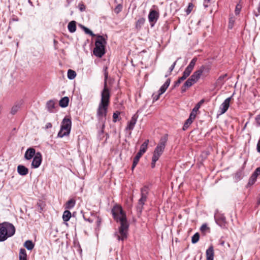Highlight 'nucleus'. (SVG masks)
Wrapping results in <instances>:
<instances>
[{"instance_id":"nucleus-1","label":"nucleus","mask_w":260,"mask_h":260,"mask_svg":"<svg viewBox=\"0 0 260 260\" xmlns=\"http://www.w3.org/2000/svg\"><path fill=\"white\" fill-rule=\"evenodd\" d=\"M112 213L114 219L120 223L118 231L115 233L114 236L118 241H124L127 237L129 227L126 215L121 207L118 206H115L113 208Z\"/></svg>"},{"instance_id":"nucleus-2","label":"nucleus","mask_w":260,"mask_h":260,"mask_svg":"<svg viewBox=\"0 0 260 260\" xmlns=\"http://www.w3.org/2000/svg\"><path fill=\"white\" fill-rule=\"evenodd\" d=\"M108 68H104V87L101 91V99L97 109L96 115L99 121L105 122L108 112V108L110 104V90L107 87V80L108 79Z\"/></svg>"},{"instance_id":"nucleus-3","label":"nucleus","mask_w":260,"mask_h":260,"mask_svg":"<svg viewBox=\"0 0 260 260\" xmlns=\"http://www.w3.org/2000/svg\"><path fill=\"white\" fill-rule=\"evenodd\" d=\"M15 233V228L13 224L5 222L0 224V242L6 240L13 236Z\"/></svg>"},{"instance_id":"nucleus-4","label":"nucleus","mask_w":260,"mask_h":260,"mask_svg":"<svg viewBox=\"0 0 260 260\" xmlns=\"http://www.w3.org/2000/svg\"><path fill=\"white\" fill-rule=\"evenodd\" d=\"M107 41L103 36L98 35L95 42V48L93 49V54L98 57H102L105 53V46Z\"/></svg>"},{"instance_id":"nucleus-5","label":"nucleus","mask_w":260,"mask_h":260,"mask_svg":"<svg viewBox=\"0 0 260 260\" xmlns=\"http://www.w3.org/2000/svg\"><path fill=\"white\" fill-rule=\"evenodd\" d=\"M72 128V121L69 118L64 117L60 125V128L57 134V137L62 138L69 136Z\"/></svg>"},{"instance_id":"nucleus-6","label":"nucleus","mask_w":260,"mask_h":260,"mask_svg":"<svg viewBox=\"0 0 260 260\" xmlns=\"http://www.w3.org/2000/svg\"><path fill=\"white\" fill-rule=\"evenodd\" d=\"M167 141V135H165L160 138L159 143L154 150L152 158L158 160L165 150Z\"/></svg>"},{"instance_id":"nucleus-7","label":"nucleus","mask_w":260,"mask_h":260,"mask_svg":"<svg viewBox=\"0 0 260 260\" xmlns=\"http://www.w3.org/2000/svg\"><path fill=\"white\" fill-rule=\"evenodd\" d=\"M150 189L147 185H145L140 189L141 198L138 201V206L141 209L143 208L144 205L147 201Z\"/></svg>"},{"instance_id":"nucleus-8","label":"nucleus","mask_w":260,"mask_h":260,"mask_svg":"<svg viewBox=\"0 0 260 260\" xmlns=\"http://www.w3.org/2000/svg\"><path fill=\"white\" fill-rule=\"evenodd\" d=\"M214 219L217 224L221 228H225L226 221L225 217L223 214L217 211L214 214Z\"/></svg>"},{"instance_id":"nucleus-9","label":"nucleus","mask_w":260,"mask_h":260,"mask_svg":"<svg viewBox=\"0 0 260 260\" xmlns=\"http://www.w3.org/2000/svg\"><path fill=\"white\" fill-rule=\"evenodd\" d=\"M42 161V156L40 152L36 153L33 158L31 166L32 168L37 169L40 167Z\"/></svg>"},{"instance_id":"nucleus-10","label":"nucleus","mask_w":260,"mask_h":260,"mask_svg":"<svg viewBox=\"0 0 260 260\" xmlns=\"http://www.w3.org/2000/svg\"><path fill=\"white\" fill-rule=\"evenodd\" d=\"M234 95V93H233L231 96L226 99L220 106L219 110L221 114H224L228 110L230 106V102Z\"/></svg>"},{"instance_id":"nucleus-11","label":"nucleus","mask_w":260,"mask_h":260,"mask_svg":"<svg viewBox=\"0 0 260 260\" xmlns=\"http://www.w3.org/2000/svg\"><path fill=\"white\" fill-rule=\"evenodd\" d=\"M205 68L206 67L205 66H202L200 68L194 72L190 77L196 83L200 78V77L205 71Z\"/></svg>"},{"instance_id":"nucleus-12","label":"nucleus","mask_w":260,"mask_h":260,"mask_svg":"<svg viewBox=\"0 0 260 260\" xmlns=\"http://www.w3.org/2000/svg\"><path fill=\"white\" fill-rule=\"evenodd\" d=\"M159 17V14L155 10H152L150 12L148 15V19L149 22L151 23V26L154 25V23H155Z\"/></svg>"},{"instance_id":"nucleus-13","label":"nucleus","mask_w":260,"mask_h":260,"mask_svg":"<svg viewBox=\"0 0 260 260\" xmlns=\"http://www.w3.org/2000/svg\"><path fill=\"white\" fill-rule=\"evenodd\" d=\"M138 119V116L136 114H134L131 118V119L128 122L127 125L125 128V130L126 131H129L130 133H131V131H132L135 126V124L137 122Z\"/></svg>"},{"instance_id":"nucleus-14","label":"nucleus","mask_w":260,"mask_h":260,"mask_svg":"<svg viewBox=\"0 0 260 260\" xmlns=\"http://www.w3.org/2000/svg\"><path fill=\"white\" fill-rule=\"evenodd\" d=\"M36 154V150L34 148H29L25 152L24 158L26 160H30L34 158Z\"/></svg>"},{"instance_id":"nucleus-15","label":"nucleus","mask_w":260,"mask_h":260,"mask_svg":"<svg viewBox=\"0 0 260 260\" xmlns=\"http://www.w3.org/2000/svg\"><path fill=\"white\" fill-rule=\"evenodd\" d=\"M196 82H194L193 79L191 78L190 77L184 83L183 86L181 87V92H184L186 91L187 89L190 87H191L193 84H194Z\"/></svg>"},{"instance_id":"nucleus-16","label":"nucleus","mask_w":260,"mask_h":260,"mask_svg":"<svg viewBox=\"0 0 260 260\" xmlns=\"http://www.w3.org/2000/svg\"><path fill=\"white\" fill-rule=\"evenodd\" d=\"M17 172L21 176H25L28 173V169L23 165H19L17 167Z\"/></svg>"},{"instance_id":"nucleus-17","label":"nucleus","mask_w":260,"mask_h":260,"mask_svg":"<svg viewBox=\"0 0 260 260\" xmlns=\"http://www.w3.org/2000/svg\"><path fill=\"white\" fill-rule=\"evenodd\" d=\"M207 260H213L214 259V249L212 246H210L206 251Z\"/></svg>"},{"instance_id":"nucleus-18","label":"nucleus","mask_w":260,"mask_h":260,"mask_svg":"<svg viewBox=\"0 0 260 260\" xmlns=\"http://www.w3.org/2000/svg\"><path fill=\"white\" fill-rule=\"evenodd\" d=\"M46 108L50 113L55 112V101L51 100L46 103Z\"/></svg>"},{"instance_id":"nucleus-19","label":"nucleus","mask_w":260,"mask_h":260,"mask_svg":"<svg viewBox=\"0 0 260 260\" xmlns=\"http://www.w3.org/2000/svg\"><path fill=\"white\" fill-rule=\"evenodd\" d=\"M170 82L171 79H168L165 82V83L160 87L158 92L161 94H162L166 91L167 89L169 86Z\"/></svg>"},{"instance_id":"nucleus-20","label":"nucleus","mask_w":260,"mask_h":260,"mask_svg":"<svg viewBox=\"0 0 260 260\" xmlns=\"http://www.w3.org/2000/svg\"><path fill=\"white\" fill-rule=\"evenodd\" d=\"M68 29L71 33H73L76 30V22L75 21H71L68 25Z\"/></svg>"},{"instance_id":"nucleus-21","label":"nucleus","mask_w":260,"mask_h":260,"mask_svg":"<svg viewBox=\"0 0 260 260\" xmlns=\"http://www.w3.org/2000/svg\"><path fill=\"white\" fill-rule=\"evenodd\" d=\"M69 99L67 96H64L59 101V106L62 108H66L69 105Z\"/></svg>"},{"instance_id":"nucleus-22","label":"nucleus","mask_w":260,"mask_h":260,"mask_svg":"<svg viewBox=\"0 0 260 260\" xmlns=\"http://www.w3.org/2000/svg\"><path fill=\"white\" fill-rule=\"evenodd\" d=\"M149 143V140H146L141 146L140 149L138 153H140L141 154H143L146 151Z\"/></svg>"},{"instance_id":"nucleus-23","label":"nucleus","mask_w":260,"mask_h":260,"mask_svg":"<svg viewBox=\"0 0 260 260\" xmlns=\"http://www.w3.org/2000/svg\"><path fill=\"white\" fill-rule=\"evenodd\" d=\"M257 176H256L255 174L253 173L252 174L251 176L250 177L248 183L247 184V187H248L249 186H250L252 185H253L255 182H256L257 180Z\"/></svg>"},{"instance_id":"nucleus-24","label":"nucleus","mask_w":260,"mask_h":260,"mask_svg":"<svg viewBox=\"0 0 260 260\" xmlns=\"http://www.w3.org/2000/svg\"><path fill=\"white\" fill-rule=\"evenodd\" d=\"M227 74H224L219 77L216 82L217 85H222L225 82V78L227 77Z\"/></svg>"},{"instance_id":"nucleus-25","label":"nucleus","mask_w":260,"mask_h":260,"mask_svg":"<svg viewBox=\"0 0 260 260\" xmlns=\"http://www.w3.org/2000/svg\"><path fill=\"white\" fill-rule=\"evenodd\" d=\"M142 154H140V153H137L136 155L134 158L133 165L132 167V169L133 170L136 166L137 165L140 157L142 156Z\"/></svg>"},{"instance_id":"nucleus-26","label":"nucleus","mask_w":260,"mask_h":260,"mask_svg":"<svg viewBox=\"0 0 260 260\" xmlns=\"http://www.w3.org/2000/svg\"><path fill=\"white\" fill-rule=\"evenodd\" d=\"M76 201L71 199L69 200L66 204V209H72L75 205Z\"/></svg>"},{"instance_id":"nucleus-27","label":"nucleus","mask_w":260,"mask_h":260,"mask_svg":"<svg viewBox=\"0 0 260 260\" xmlns=\"http://www.w3.org/2000/svg\"><path fill=\"white\" fill-rule=\"evenodd\" d=\"M71 217V213L69 210L64 211L62 215V219L64 221H68Z\"/></svg>"},{"instance_id":"nucleus-28","label":"nucleus","mask_w":260,"mask_h":260,"mask_svg":"<svg viewBox=\"0 0 260 260\" xmlns=\"http://www.w3.org/2000/svg\"><path fill=\"white\" fill-rule=\"evenodd\" d=\"M197 61V58L194 57L190 62L188 66L186 68V69H188L189 70L191 71L192 72V70L194 68V67L196 64V63Z\"/></svg>"},{"instance_id":"nucleus-29","label":"nucleus","mask_w":260,"mask_h":260,"mask_svg":"<svg viewBox=\"0 0 260 260\" xmlns=\"http://www.w3.org/2000/svg\"><path fill=\"white\" fill-rule=\"evenodd\" d=\"M24 246L27 250H31L34 247V244L30 240H27L24 243Z\"/></svg>"},{"instance_id":"nucleus-30","label":"nucleus","mask_w":260,"mask_h":260,"mask_svg":"<svg viewBox=\"0 0 260 260\" xmlns=\"http://www.w3.org/2000/svg\"><path fill=\"white\" fill-rule=\"evenodd\" d=\"M80 26L81 28L84 31V32L86 34H88L91 37L95 36V35L94 34H93V32L91 30H90L89 28H88L87 27H86L81 24L80 25Z\"/></svg>"},{"instance_id":"nucleus-31","label":"nucleus","mask_w":260,"mask_h":260,"mask_svg":"<svg viewBox=\"0 0 260 260\" xmlns=\"http://www.w3.org/2000/svg\"><path fill=\"white\" fill-rule=\"evenodd\" d=\"M68 78L70 80L74 79L76 76V73L72 70H69L68 71Z\"/></svg>"},{"instance_id":"nucleus-32","label":"nucleus","mask_w":260,"mask_h":260,"mask_svg":"<svg viewBox=\"0 0 260 260\" xmlns=\"http://www.w3.org/2000/svg\"><path fill=\"white\" fill-rule=\"evenodd\" d=\"M193 122V120L189 119V118H188L185 122L184 124V125L183 126V129L184 131L186 130L189 126V125L192 123Z\"/></svg>"},{"instance_id":"nucleus-33","label":"nucleus","mask_w":260,"mask_h":260,"mask_svg":"<svg viewBox=\"0 0 260 260\" xmlns=\"http://www.w3.org/2000/svg\"><path fill=\"white\" fill-rule=\"evenodd\" d=\"M200 239V234L198 233L194 234L191 238V242L193 244L198 242Z\"/></svg>"},{"instance_id":"nucleus-34","label":"nucleus","mask_w":260,"mask_h":260,"mask_svg":"<svg viewBox=\"0 0 260 260\" xmlns=\"http://www.w3.org/2000/svg\"><path fill=\"white\" fill-rule=\"evenodd\" d=\"M191 71L185 68L183 73V75L181 77L184 80H185L190 74Z\"/></svg>"},{"instance_id":"nucleus-35","label":"nucleus","mask_w":260,"mask_h":260,"mask_svg":"<svg viewBox=\"0 0 260 260\" xmlns=\"http://www.w3.org/2000/svg\"><path fill=\"white\" fill-rule=\"evenodd\" d=\"M27 257L26 250L24 248H21L19 251V258H26Z\"/></svg>"},{"instance_id":"nucleus-36","label":"nucleus","mask_w":260,"mask_h":260,"mask_svg":"<svg viewBox=\"0 0 260 260\" xmlns=\"http://www.w3.org/2000/svg\"><path fill=\"white\" fill-rule=\"evenodd\" d=\"M204 102V100H201L193 108L192 110L194 111L195 112H197L199 108H200L201 105Z\"/></svg>"},{"instance_id":"nucleus-37","label":"nucleus","mask_w":260,"mask_h":260,"mask_svg":"<svg viewBox=\"0 0 260 260\" xmlns=\"http://www.w3.org/2000/svg\"><path fill=\"white\" fill-rule=\"evenodd\" d=\"M20 109V106L19 105H14L11 109V113L12 114L14 115Z\"/></svg>"},{"instance_id":"nucleus-38","label":"nucleus","mask_w":260,"mask_h":260,"mask_svg":"<svg viewBox=\"0 0 260 260\" xmlns=\"http://www.w3.org/2000/svg\"><path fill=\"white\" fill-rule=\"evenodd\" d=\"M176 62H177V61H175L172 64V66L170 67L169 68V73L166 74L165 75V77H167L169 75H170L171 73V72L173 71V70H174V68H175V66H176Z\"/></svg>"},{"instance_id":"nucleus-39","label":"nucleus","mask_w":260,"mask_h":260,"mask_svg":"<svg viewBox=\"0 0 260 260\" xmlns=\"http://www.w3.org/2000/svg\"><path fill=\"white\" fill-rule=\"evenodd\" d=\"M193 5L192 3H189L187 8L186 10V13L188 15L192 10Z\"/></svg>"},{"instance_id":"nucleus-40","label":"nucleus","mask_w":260,"mask_h":260,"mask_svg":"<svg viewBox=\"0 0 260 260\" xmlns=\"http://www.w3.org/2000/svg\"><path fill=\"white\" fill-rule=\"evenodd\" d=\"M119 114H120V113L118 111H116V112H114L113 113V121L114 122H116L117 121Z\"/></svg>"},{"instance_id":"nucleus-41","label":"nucleus","mask_w":260,"mask_h":260,"mask_svg":"<svg viewBox=\"0 0 260 260\" xmlns=\"http://www.w3.org/2000/svg\"><path fill=\"white\" fill-rule=\"evenodd\" d=\"M161 95V94L159 93L158 92H157V93H153L152 95L153 102L157 101L159 99V97Z\"/></svg>"},{"instance_id":"nucleus-42","label":"nucleus","mask_w":260,"mask_h":260,"mask_svg":"<svg viewBox=\"0 0 260 260\" xmlns=\"http://www.w3.org/2000/svg\"><path fill=\"white\" fill-rule=\"evenodd\" d=\"M144 23V19H139L136 24V27L138 28V27H141L142 25H143Z\"/></svg>"},{"instance_id":"nucleus-43","label":"nucleus","mask_w":260,"mask_h":260,"mask_svg":"<svg viewBox=\"0 0 260 260\" xmlns=\"http://www.w3.org/2000/svg\"><path fill=\"white\" fill-rule=\"evenodd\" d=\"M196 113L197 112H195L194 111L192 110L191 112L190 113V114L189 115V117L188 118L193 120L195 119V118H196Z\"/></svg>"},{"instance_id":"nucleus-44","label":"nucleus","mask_w":260,"mask_h":260,"mask_svg":"<svg viewBox=\"0 0 260 260\" xmlns=\"http://www.w3.org/2000/svg\"><path fill=\"white\" fill-rule=\"evenodd\" d=\"M102 122V127H101V130L100 131H99V134L100 136H101V135L103 134L104 133V128H105V122Z\"/></svg>"},{"instance_id":"nucleus-45","label":"nucleus","mask_w":260,"mask_h":260,"mask_svg":"<svg viewBox=\"0 0 260 260\" xmlns=\"http://www.w3.org/2000/svg\"><path fill=\"white\" fill-rule=\"evenodd\" d=\"M122 10V6L120 5H118L114 10V11L116 13H119Z\"/></svg>"},{"instance_id":"nucleus-46","label":"nucleus","mask_w":260,"mask_h":260,"mask_svg":"<svg viewBox=\"0 0 260 260\" xmlns=\"http://www.w3.org/2000/svg\"><path fill=\"white\" fill-rule=\"evenodd\" d=\"M184 80L181 77L175 83V86H178Z\"/></svg>"},{"instance_id":"nucleus-47","label":"nucleus","mask_w":260,"mask_h":260,"mask_svg":"<svg viewBox=\"0 0 260 260\" xmlns=\"http://www.w3.org/2000/svg\"><path fill=\"white\" fill-rule=\"evenodd\" d=\"M241 6H239V5H237L236 6L235 11L236 15H238L240 13V12L241 11Z\"/></svg>"},{"instance_id":"nucleus-48","label":"nucleus","mask_w":260,"mask_h":260,"mask_svg":"<svg viewBox=\"0 0 260 260\" xmlns=\"http://www.w3.org/2000/svg\"><path fill=\"white\" fill-rule=\"evenodd\" d=\"M253 173L254 174H255L257 177L258 176H259L260 175V167L257 168Z\"/></svg>"},{"instance_id":"nucleus-49","label":"nucleus","mask_w":260,"mask_h":260,"mask_svg":"<svg viewBox=\"0 0 260 260\" xmlns=\"http://www.w3.org/2000/svg\"><path fill=\"white\" fill-rule=\"evenodd\" d=\"M255 121L258 126H260V114L255 117Z\"/></svg>"},{"instance_id":"nucleus-50","label":"nucleus","mask_w":260,"mask_h":260,"mask_svg":"<svg viewBox=\"0 0 260 260\" xmlns=\"http://www.w3.org/2000/svg\"><path fill=\"white\" fill-rule=\"evenodd\" d=\"M208 229V227H207V225L206 224H203L201 228H200V230L201 232H203L204 231H205L207 229Z\"/></svg>"},{"instance_id":"nucleus-51","label":"nucleus","mask_w":260,"mask_h":260,"mask_svg":"<svg viewBox=\"0 0 260 260\" xmlns=\"http://www.w3.org/2000/svg\"><path fill=\"white\" fill-rule=\"evenodd\" d=\"M158 160V159H156L152 158V162H151V168H154L155 167V163Z\"/></svg>"},{"instance_id":"nucleus-52","label":"nucleus","mask_w":260,"mask_h":260,"mask_svg":"<svg viewBox=\"0 0 260 260\" xmlns=\"http://www.w3.org/2000/svg\"><path fill=\"white\" fill-rule=\"evenodd\" d=\"M79 9L81 11H83L85 10V6L82 4H80L79 5Z\"/></svg>"},{"instance_id":"nucleus-53","label":"nucleus","mask_w":260,"mask_h":260,"mask_svg":"<svg viewBox=\"0 0 260 260\" xmlns=\"http://www.w3.org/2000/svg\"><path fill=\"white\" fill-rule=\"evenodd\" d=\"M256 150L258 152L260 153V139L258 140V143L257 144Z\"/></svg>"},{"instance_id":"nucleus-54","label":"nucleus","mask_w":260,"mask_h":260,"mask_svg":"<svg viewBox=\"0 0 260 260\" xmlns=\"http://www.w3.org/2000/svg\"><path fill=\"white\" fill-rule=\"evenodd\" d=\"M52 126V124L50 122H48L46 124L45 127H46V129H48V128H51Z\"/></svg>"},{"instance_id":"nucleus-55","label":"nucleus","mask_w":260,"mask_h":260,"mask_svg":"<svg viewBox=\"0 0 260 260\" xmlns=\"http://www.w3.org/2000/svg\"><path fill=\"white\" fill-rule=\"evenodd\" d=\"M83 218L84 219V220H86V221H88L89 222H92V220H90L89 218H86L84 216V215H83Z\"/></svg>"},{"instance_id":"nucleus-56","label":"nucleus","mask_w":260,"mask_h":260,"mask_svg":"<svg viewBox=\"0 0 260 260\" xmlns=\"http://www.w3.org/2000/svg\"><path fill=\"white\" fill-rule=\"evenodd\" d=\"M257 204L258 205H260V197H259V199L258 200L257 202Z\"/></svg>"},{"instance_id":"nucleus-57","label":"nucleus","mask_w":260,"mask_h":260,"mask_svg":"<svg viewBox=\"0 0 260 260\" xmlns=\"http://www.w3.org/2000/svg\"><path fill=\"white\" fill-rule=\"evenodd\" d=\"M19 260H27L26 257V258H19Z\"/></svg>"},{"instance_id":"nucleus-58","label":"nucleus","mask_w":260,"mask_h":260,"mask_svg":"<svg viewBox=\"0 0 260 260\" xmlns=\"http://www.w3.org/2000/svg\"><path fill=\"white\" fill-rule=\"evenodd\" d=\"M229 27L232 28V24H229Z\"/></svg>"},{"instance_id":"nucleus-59","label":"nucleus","mask_w":260,"mask_h":260,"mask_svg":"<svg viewBox=\"0 0 260 260\" xmlns=\"http://www.w3.org/2000/svg\"><path fill=\"white\" fill-rule=\"evenodd\" d=\"M221 245H223V244H224V242H221Z\"/></svg>"},{"instance_id":"nucleus-60","label":"nucleus","mask_w":260,"mask_h":260,"mask_svg":"<svg viewBox=\"0 0 260 260\" xmlns=\"http://www.w3.org/2000/svg\"><path fill=\"white\" fill-rule=\"evenodd\" d=\"M28 2H29V3H31L30 2V0H28Z\"/></svg>"},{"instance_id":"nucleus-61","label":"nucleus","mask_w":260,"mask_h":260,"mask_svg":"<svg viewBox=\"0 0 260 260\" xmlns=\"http://www.w3.org/2000/svg\"><path fill=\"white\" fill-rule=\"evenodd\" d=\"M98 221H100L101 220L100 219H99Z\"/></svg>"},{"instance_id":"nucleus-62","label":"nucleus","mask_w":260,"mask_h":260,"mask_svg":"<svg viewBox=\"0 0 260 260\" xmlns=\"http://www.w3.org/2000/svg\"><path fill=\"white\" fill-rule=\"evenodd\" d=\"M208 2H209L210 0H207Z\"/></svg>"}]
</instances>
